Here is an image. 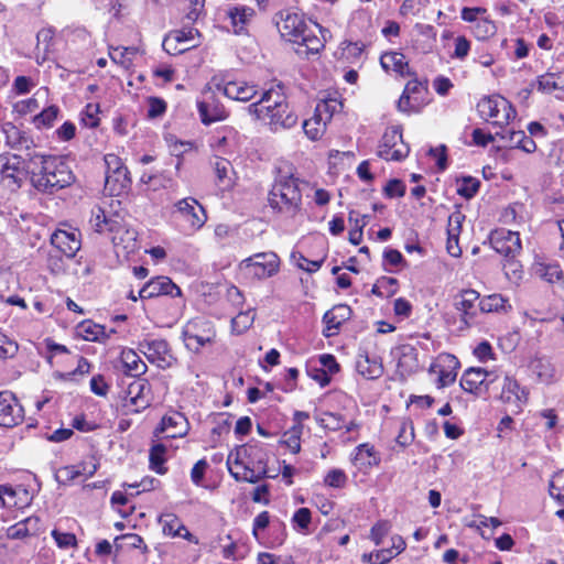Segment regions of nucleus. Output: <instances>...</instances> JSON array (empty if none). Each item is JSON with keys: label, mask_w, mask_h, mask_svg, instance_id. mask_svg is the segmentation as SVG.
Wrapping results in <instances>:
<instances>
[{"label": "nucleus", "mask_w": 564, "mask_h": 564, "mask_svg": "<svg viewBox=\"0 0 564 564\" xmlns=\"http://www.w3.org/2000/svg\"><path fill=\"white\" fill-rule=\"evenodd\" d=\"M162 523V530L165 535L175 538L182 536L187 539L191 533L183 524L182 520L174 513H164L160 517Z\"/></svg>", "instance_id": "c03bdc74"}, {"label": "nucleus", "mask_w": 564, "mask_h": 564, "mask_svg": "<svg viewBox=\"0 0 564 564\" xmlns=\"http://www.w3.org/2000/svg\"><path fill=\"white\" fill-rule=\"evenodd\" d=\"M186 11L185 19L193 24L198 18L205 13V0H178Z\"/></svg>", "instance_id": "0e129e2a"}, {"label": "nucleus", "mask_w": 564, "mask_h": 564, "mask_svg": "<svg viewBox=\"0 0 564 564\" xmlns=\"http://www.w3.org/2000/svg\"><path fill=\"white\" fill-rule=\"evenodd\" d=\"M80 236L76 228H57L51 236V243L66 258L72 259L82 247Z\"/></svg>", "instance_id": "412c9836"}, {"label": "nucleus", "mask_w": 564, "mask_h": 564, "mask_svg": "<svg viewBox=\"0 0 564 564\" xmlns=\"http://www.w3.org/2000/svg\"><path fill=\"white\" fill-rule=\"evenodd\" d=\"M181 337L185 347L194 354L213 347L218 338L216 325L204 316L188 319L182 327Z\"/></svg>", "instance_id": "0eeeda50"}, {"label": "nucleus", "mask_w": 564, "mask_h": 564, "mask_svg": "<svg viewBox=\"0 0 564 564\" xmlns=\"http://www.w3.org/2000/svg\"><path fill=\"white\" fill-rule=\"evenodd\" d=\"M105 163L107 166L105 191L111 196L128 194L132 178L122 159L115 153H108L105 155Z\"/></svg>", "instance_id": "1a4fd4ad"}, {"label": "nucleus", "mask_w": 564, "mask_h": 564, "mask_svg": "<svg viewBox=\"0 0 564 564\" xmlns=\"http://www.w3.org/2000/svg\"><path fill=\"white\" fill-rule=\"evenodd\" d=\"M269 454L267 445L259 441H251L237 446L227 457L229 474L237 480L257 484L268 475ZM274 478L275 476H271Z\"/></svg>", "instance_id": "f03ea898"}, {"label": "nucleus", "mask_w": 564, "mask_h": 564, "mask_svg": "<svg viewBox=\"0 0 564 564\" xmlns=\"http://www.w3.org/2000/svg\"><path fill=\"white\" fill-rule=\"evenodd\" d=\"M536 273L551 284L563 283V271L557 263L540 264Z\"/></svg>", "instance_id": "680f3d73"}, {"label": "nucleus", "mask_w": 564, "mask_h": 564, "mask_svg": "<svg viewBox=\"0 0 564 564\" xmlns=\"http://www.w3.org/2000/svg\"><path fill=\"white\" fill-rule=\"evenodd\" d=\"M380 64L387 72H394L401 77L414 76L415 73L409 66V62L404 54L400 52H388L381 55Z\"/></svg>", "instance_id": "e433bc0d"}, {"label": "nucleus", "mask_w": 564, "mask_h": 564, "mask_svg": "<svg viewBox=\"0 0 564 564\" xmlns=\"http://www.w3.org/2000/svg\"><path fill=\"white\" fill-rule=\"evenodd\" d=\"M169 295L171 297L182 296V290L169 276L160 275L152 278L140 290L139 297L148 300Z\"/></svg>", "instance_id": "5701e85b"}, {"label": "nucleus", "mask_w": 564, "mask_h": 564, "mask_svg": "<svg viewBox=\"0 0 564 564\" xmlns=\"http://www.w3.org/2000/svg\"><path fill=\"white\" fill-rule=\"evenodd\" d=\"M398 107L404 112H420L423 107L422 83L414 78L409 80L398 101Z\"/></svg>", "instance_id": "7c9ffc66"}, {"label": "nucleus", "mask_w": 564, "mask_h": 564, "mask_svg": "<svg viewBox=\"0 0 564 564\" xmlns=\"http://www.w3.org/2000/svg\"><path fill=\"white\" fill-rule=\"evenodd\" d=\"M352 315V310L347 304L334 305L330 310L326 311L323 315V335L325 337H333L339 334L344 323L349 321Z\"/></svg>", "instance_id": "bb28decb"}, {"label": "nucleus", "mask_w": 564, "mask_h": 564, "mask_svg": "<svg viewBox=\"0 0 564 564\" xmlns=\"http://www.w3.org/2000/svg\"><path fill=\"white\" fill-rule=\"evenodd\" d=\"M400 356L398 367L402 373L410 375L419 369V351L410 345L404 344L400 346Z\"/></svg>", "instance_id": "79ce46f5"}, {"label": "nucleus", "mask_w": 564, "mask_h": 564, "mask_svg": "<svg viewBox=\"0 0 564 564\" xmlns=\"http://www.w3.org/2000/svg\"><path fill=\"white\" fill-rule=\"evenodd\" d=\"M223 12L224 19L228 20L235 34H248V28L256 17V11L252 7L235 3L227 6Z\"/></svg>", "instance_id": "aec40b11"}, {"label": "nucleus", "mask_w": 564, "mask_h": 564, "mask_svg": "<svg viewBox=\"0 0 564 564\" xmlns=\"http://www.w3.org/2000/svg\"><path fill=\"white\" fill-rule=\"evenodd\" d=\"M151 405V399H138L133 395H126L121 404L123 415L139 414Z\"/></svg>", "instance_id": "4d7b16f0"}, {"label": "nucleus", "mask_w": 564, "mask_h": 564, "mask_svg": "<svg viewBox=\"0 0 564 564\" xmlns=\"http://www.w3.org/2000/svg\"><path fill=\"white\" fill-rule=\"evenodd\" d=\"M177 220L184 232L193 235L204 227L207 221V212L194 197H185L174 205Z\"/></svg>", "instance_id": "9d476101"}, {"label": "nucleus", "mask_w": 564, "mask_h": 564, "mask_svg": "<svg viewBox=\"0 0 564 564\" xmlns=\"http://www.w3.org/2000/svg\"><path fill=\"white\" fill-rule=\"evenodd\" d=\"M196 107L199 119L205 126L226 120L229 117V111L210 89L203 93L202 98L196 102Z\"/></svg>", "instance_id": "a211bd4d"}, {"label": "nucleus", "mask_w": 564, "mask_h": 564, "mask_svg": "<svg viewBox=\"0 0 564 564\" xmlns=\"http://www.w3.org/2000/svg\"><path fill=\"white\" fill-rule=\"evenodd\" d=\"M191 425L186 415L176 410H169L153 431L155 438H182L189 432Z\"/></svg>", "instance_id": "dca6fc26"}, {"label": "nucleus", "mask_w": 564, "mask_h": 564, "mask_svg": "<svg viewBox=\"0 0 564 564\" xmlns=\"http://www.w3.org/2000/svg\"><path fill=\"white\" fill-rule=\"evenodd\" d=\"M166 453L167 448L162 443H155L150 447L149 467L158 475H164L167 473V467L165 466Z\"/></svg>", "instance_id": "a18cd8bd"}, {"label": "nucleus", "mask_w": 564, "mask_h": 564, "mask_svg": "<svg viewBox=\"0 0 564 564\" xmlns=\"http://www.w3.org/2000/svg\"><path fill=\"white\" fill-rule=\"evenodd\" d=\"M550 495L564 505V470L553 476L550 482Z\"/></svg>", "instance_id": "774afa93"}, {"label": "nucleus", "mask_w": 564, "mask_h": 564, "mask_svg": "<svg viewBox=\"0 0 564 564\" xmlns=\"http://www.w3.org/2000/svg\"><path fill=\"white\" fill-rule=\"evenodd\" d=\"M77 334L87 341H104L109 338L106 334L105 326L93 322L91 319H85L76 326Z\"/></svg>", "instance_id": "37998d69"}, {"label": "nucleus", "mask_w": 564, "mask_h": 564, "mask_svg": "<svg viewBox=\"0 0 564 564\" xmlns=\"http://www.w3.org/2000/svg\"><path fill=\"white\" fill-rule=\"evenodd\" d=\"M301 37L302 39L296 42L299 46L296 52L299 54H305L306 56L310 54H318L325 47V41L317 36L315 31L310 26Z\"/></svg>", "instance_id": "a19ab883"}, {"label": "nucleus", "mask_w": 564, "mask_h": 564, "mask_svg": "<svg viewBox=\"0 0 564 564\" xmlns=\"http://www.w3.org/2000/svg\"><path fill=\"white\" fill-rule=\"evenodd\" d=\"M122 371L127 376L140 377L145 373L148 367L141 357L131 348L122 349L120 354Z\"/></svg>", "instance_id": "58836bf2"}, {"label": "nucleus", "mask_w": 564, "mask_h": 564, "mask_svg": "<svg viewBox=\"0 0 564 564\" xmlns=\"http://www.w3.org/2000/svg\"><path fill=\"white\" fill-rule=\"evenodd\" d=\"M216 88L229 99L243 102L251 100L258 93L254 85H250L242 79L223 78L216 84Z\"/></svg>", "instance_id": "cd10ccee"}, {"label": "nucleus", "mask_w": 564, "mask_h": 564, "mask_svg": "<svg viewBox=\"0 0 564 564\" xmlns=\"http://www.w3.org/2000/svg\"><path fill=\"white\" fill-rule=\"evenodd\" d=\"M323 485L330 489H344L348 485V475L341 468H332L324 475Z\"/></svg>", "instance_id": "6e6d98bb"}, {"label": "nucleus", "mask_w": 564, "mask_h": 564, "mask_svg": "<svg viewBox=\"0 0 564 564\" xmlns=\"http://www.w3.org/2000/svg\"><path fill=\"white\" fill-rule=\"evenodd\" d=\"M305 182L293 172L279 169L268 192V206L273 214L295 218L303 210L302 187Z\"/></svg>", "instance_id": "20e7f679"}, {"label": "nucleus", "mask_w": 564, "mask_h": 564, "mask_svg": "<svg viewBox=\"0 0 564 564\" xmlns=\"http://www.w3.org/2000/svg\"><path fill=\"white\" fill-rule=\"evenodd\" d=\"M479 305L480 312L482 313L507 311V308H511L508 300L501 294L488 295L479 301Z\"/></svg>", "instance_id": "5fc2aeb1"}, {"label": "nucleus", "mask_w": 564, "mask_h": 564, "mask_svg": "<svg viewBox=\"0 0 564 564\" xmlns=\"http://www.w3.org/2000/svg\"><path fill=\"white\" fill-rule=\"evenodd\" d=\"M458 359L451 354H440L429 367V376L434 384L441 389L452 384L457 377Z\"/></svg>", "instance_id": "f3484780"}, {"label": "nucleus", "mask_w": 564, "mask_h": 564, "mask_svg": "<svg viewBox=\"0 0 564 564\" xmlns=\"http://www.w3.org/2000/svg\"><path fill=\"white\" fill-rule=\"evenodd\" d=\"M217 186L223 191H230L235 186L236 172L231 162L225 158L216 156L213 163Z\"/></svg>", "instance_id": "f704fd0d"}, {"label": "nucleus", "mask_w": 564, "mask_h": 564, "mask_svg": "<svg viewBox=\"0 0 564 564\" xmlns=\"http://www.w3.org/2000/svg\"><path fill=\"white\" fill-rule=\"evenodd\" d=\"M59 115V108L51 105L44 108L40 113L33 118V123L37 129L52 128Z\"/></svg>", "instance_id": "13d9d810"}, {"label": "nucleus", "mask_w": 564, "mask_h": 564, "mask_svg": "<svg viewBox=\"0 0 564 564\" xmlns=\"http://www.w3.org/2000/svg\"><path fill=\"white\" fill-rule=\"evenodd\" d=\"M499 381V375L496 370H487L481 367H470L464 370L459 386L462 389L476 398L490 395L495 383Z\"/></svg>", "instance_id": "6e6552de"}, {"label": "nucleus", "mask_w": 564, "mask_h": 564, "mask_svg": "<svg viewBox=\"0 0 564 564\" xmlns=\"http://www.w3.org/2000/svg\"><path fill=\"white\" fill-rule=\"evenodd\" d=\"M2 133L4 134L6 144L11 149L20 151H30L35 148L33 138L24 130L20 129L12 122L2 124Z\"/></svg>", "instance_id": "2f4dec72"}, {"label": "nucleus", "mask_w": 564, "mask_h": 564, "mask_svg": "<svg viewBox=\"0 0 564 564\" xmlns=\"http://www.w3.org/2000/svg\"><path fill=\"white\" fill-rule=\"evenodd\" d=\"M247 110L256 121L263 122L272 132L291 129L299 121L280 86L263 91L260 99L250 104Z\"/></svg>", "instance_id": "f257e3e1"}, {"label": "nucleus", "mask_w": 564, "mask_h": 564, "mask_svg": "<svg viewBox=\"0 0 564 564\" xmlns=\"http://www.w3.org/2000/svg\"><path fill=\"white\" fill-rule=\"evenodd\" d=\"M99 113V104L88 102L80 112V124L89 129L97 128L100 123Z\"/></svg>", "instance_id": "052dcab7"}, {"label": "nucleus", "mask_w": 564, "mask_h": 564, "mask_svg": "<svg viewBox=\"0 0 564 564\" xmlns=\"http://www.w3.org/2000/svg\"><path fill=\"white\" fill-rule=\"evenodd\" d=\"M496 135L503 140L505 147L517 148L525 153H533L536 150L534 140L527 135L524 131H498Z\"/></svg>", "instance_id": "4c0bfd02"}, {"label": "nucleus", "mask_w": 564, "mask_h": 564, "mask_svg": "<svg viewBox=\"0 0 564 564\" xmlns=\"http://www.w3.org/2000/svg\"><path fill=\"white\" fill-rule=\"evenodd\" d=\"M31 501L32 496L24 486L0 485V507L21 510L26 508Z\"/></svg>", "instance_id": "a878e982"}, {"label": "nucleus", "mask_w": 564, "mask_h": 564, "mask_svg": "<svg viewBox=\"0 0 564 564\" xmlns=\"http://www.w3.org/2000/svg\"><path fill=\"white\" fill-rule=\"evenodd\" d=\"M480 186L479 180L471 177V176H465L457 181V193L469 199L476 195Z\"/></svg>", "instance_id": "338daca9"}, {"label": "nucleus", "mask_w": 564, "mask_h": 564, "mask_svg": "<svg viewBox=\"0 0 564 564\" xmlns=\"http://www.w3.org/2000/svg\"><path fill=\"white\" fill-rule=\"evenodd\" d=\"M328 123L326 119L314 110L313 116L304 120L303 131L310 140L316 141L324 135Z\"/></svg>", "instance_id": "49530a36"}, {"label": "nucleus", "mask_w": 564, "mask_h": 564, "mask_svg": "<svg viewBox=\"0 0 564 564\" xmlns=\"http://www.w3.org/2000/svg\"><path fill=\"white\" fill-rule=\"evenodd\" d=\"M254 318L253 310L240 311L231 318V333L236 335L246 333L253 325Z\"/></svg>", "instance_id": "864d4df0"}, {"label": "nucleus", "mask_w": 564, "mask_h": 564, "mask_svg": "<svg viewBox=\"0 0 564 564\" xmlns=\"http://www.w3.org/2000/svg\"><path fill=\"white\" fill-rule=\"evenodd\" d=\"M465 216L460 212H454L448 217V225L446 229L447 234V242L446 250L447 252L455 258H458L462 254V249L458 245V238L462 229L463 220Z\"/></svg>", "instance_id": "c9c22d12"}, {"label": "nucleus", "mask_w": 564, "mask_h": 564, "mask_svg": "<svg viewBox=\"0 0 564 564\" xmlns=\"http://www.w3.org/2000/svg\"><path fill=\"white\" fill-rule=\"evenodd\" d=\"M343 102L337 96H328L317 102L315 111L318 112L324 119L330 122L336 112L341 111Z\"/></svg>", "instance_id": "3c124183"}, {"label": "nucleus", "mask_w": 564, "mask_h": 564, "mask_svg": "<svg viewBox=\"0 0 564 564\" xmlns=\"http://www.w3.org/2000/svg\"><path fill=\"white\" fill-rule=\"evenodd\" d=\"M316 421L321 427L327 431L336 432L344 427L347 432L351 431V426L346 425V421L340 413L325 411Z\"/></svg>", "instance_id": "de8ad7c7"}, {"label": "nucleus", "mask_w": 564, "mask_h": 564, "mask_svg": "<svg viewBox=\"0 0 564 564\" xmlns=\"http://www.w3.org/2000/svg\"><path fill=\"white\" fill-rule=\"evenodd\" d=\"M138 349L151 364L161 369L171 368L177 362L167 340L163 338L148 336L139 341Z\"/></svg>", "instance_id": "2eb2a0df"}, {"label": "nucleus", "mask_w": 564, "mask_h": 564, "mask_svg": "<svg viewBox=\"0 0 564 564\" xmlns=\"http://www.w3.org/2000/svg\"><path fill=\"white\" fill-rule=\"evenodd\" d=\"M288 536L286 525L282 520L275 519L270 525V536L267 543L268 547L281 546Z\"/></svg>", "instance_id": "bf43d9fd"}, {"label": "nucleus", "mask_w": 564, "mask_h": 564, "mask_svg": "<svg viewBox=\"0 0 564 564\" xmlns=\"http://www.w3.org/2000/svg\"><path fill=\"white\" fill-rule=\"evenodd\" d=\"M24 420V409L11 391H0V426L14 427Z\"/></svg>", "instance_id": "6ab92c4d"}, {"label": "nucleus", "mask_w": 564, "mask_h": 564, "mask_svg": "<svg viewBox=\"0 0 564 564\" xmlns=\"http://www.w3.org/2000/svg\"><path fill=\"white\" fill-rule=\"evenodd\" d=\"M302 427H293L291 426L286 430L281 438V443L292 453L299 454L301 452V438H302Z\"/></svg>", "instance_id": "e2e57ef3"}, {"label": "nucleus", "mask_w": 564, "mask_h": 564, "mask_svg": "<svg viewBox=\"0 0 564 564\" xmlns=\"http://www.w3.org/2000/svg\"><path fill=\"white\" fill-rule=\"evenodd\" d=\"M89 223L96 232L110 234L111 242L118 256L121 254L127 258L139 250V234L135 228L126 223L121 213H110L100 206H96L91 209Z\"/></svg>", "instance_id": "7ed1b4c3"}, {"label": "nucleus", "mask_w": 564, "mask_h": 564, "mask_svg": "<svg viewBox=\"0 0 564 564\" xmlns=\"http://www.w3.org/2000/svg\"><path fill=\"white\" fill-rule=\"evenodd\" d=\"M41 530V519L37 516H30L10 525L6 530V538L9 540H25L37 535Z\"/></svg>", "instance_id": "473e14b6"}, {"label": "nucleus", "mask_w": 564, "mask_h": 564, "mask_svg": "<svg viewBox=\"0 0 564 564\" xmlns=\"http://www.w3.org/2000/svg\"><path fill=\"white\" fill-rule=\"evenodd\" d=\"M291 522L293 528L302 533H307L310 524L312 522V512L308 508L302 507L299 508L292 519Z\"/></svg>", "instance_id": "69168bd1"}, {"label": "nucleus", "mask_w": 564, "mask_h": 564, "mask_svg": "<svg viewBox=\"0 0 564 564\" xmlns=\"http://www.w3.org/2000/svg\"><path fill=\"white\" fill-rule=\"evenodd\" d=\"M356 370L367 380H375L383 375L384 368L380 356L368 350H360L356 357Z\"/></svg>", "instance_id": "c756f323"}, {"label": "nucleus", "mask_w": 564, "mask_h": 564, "mask_svg": "<svg viewBox=\"0 0 564 564\" xmlns=\"http://www.w3.org/2000/svg\"><path fill=\"white\" fill-rule=\"evenodd\" d=\"M499 399L503 403H514L518 408L528 401V392L521 388L519 382L509 375H506L501 382Z\"/></svg>", "instance_id": "72a5a7b5"}, {"label": "nucleus", "mask_w": 564, "mask_h": 564, "mask_svg": "<svg viewBox=\"0 0 564 564\" xmlns=\"http://www.w3.org/2000/svg\"><path fill=\"white\" fill-rule=\"evenodd\" d=\"M281 265L282 260L275 251H263L245 258L238 268L246 281L257 283L276 276Z\"/></svg>", "instance_id": "423d86ee"}, {"label": "nucleus", "mask_w": 564, "mask_h": 564, "mask_svg": "<svg viewBox=\"0 0 564 564\" xmlns=\"http://www.w3.org/2000/svg\"><path fill=\"white\" fill-rule=\"evenodd\" d=\"M410 152L408 143L403 140L402 129L392 126L386 129L378 143L377 154L384 161H402Z\"/></svg>", "instance_id": "4468645a"}, {"label": "nucleus", "mask_w": 564, "mask_h": 564, "mask_svg": "<svg viewBox=\"0 0 564 564\" xmlns=\"http://www.w3.org/2000/svg\"><path fill=\"white\" fill-rule=\"evenodd\" d=\"M200 32L192 24L171 30L163 39V50L172 56L183 54L200 44Z\"/></svg>", "instance_id": "ddd939ff"}, {"label": "nucleus", "mask_w": 564, "mask_h": 564, "mask_svg": "<svg viewBox=\"0 0 564 564\" xmlns=\"http://www.w3.org/2000/svg\"><path fill=\"white\" fill-rule=\"evenodd\" d=\"M397 427V436L395 442L397 444L404 448L409 445H411L414 441V426L412 421L406 419H401L395 422Z\"/></svg>", "instance_id": "603ef678"}, {"label": "nucleus", "mask_w": 564, "mask_h": 564, "mask_svg": "<svg viewBox=\"0 0 564 564\" xmlns=\"http://www.w3.org/2000/svg\"><path fill=\"white\" fill-rule=\"evenodd\" d=\"M399 290V282L392 276H380L372 285L371 293L381 299L393 296Z\"/></svg>", "instance_id": "09e8293b"}, {"label": "nucleus", "mask_w": 564, "mask_h": 564, "mask_svg": "<svg viewBox=\"0 0 564 564\" xmlns=\"http://www.w3.org/2000/svg\"><path fill=\"white\" fill-rule=\"evenodd\" d=\"M28 156L30 161L41 160L40 171L32 175L33 186L37 191L54 194L75 182V174L63 156L31 153H28Z\"/></svg>", "instance_id": "39448f33"}, {"label": "nucleus", "mask_w": 564, "mask_h": 564, "mask_svg": "<svg viewBox=\"0 0 564 564\" xmlns=\"http://www.w3.org/2000/svg\"><path fill=\"white\" fill-rule=\"evenodd\" d=\"M477 111L482 119L491 120L499 128L509 124L517 115L512 105L499 95L481 98L477 104Z\"/></svg>", "instance_id": "9b49d317"}, {"label": "nucleus", "mask_w": 564, "mask_h": 564, "mask_svg": "<svg viewBox=\"0 0 564 564\" xmlns=\"http://www.w3.org/2000/svg\"><path fill=\"white\" fill-rule=\"evenodd\" d=\"M351 464L364 475L378 467L381 463L380 453L370 443H362L355 447L350 455Z\"/></svg>", "instance_id": "393cba45"}, {"label": "nucleus", "mask_w": 564, "mask_h": 564, "mask_svg": "<svg viewBox=\"0 0 564 564\" xmlns=\"http://www.w3.org/2000/svg\"><path fill=\"white\" fill-rule=\"evenodd\" d=\"M479 293L475 290H463L455 296L454 305L462 314V321L469 326L480 312Z\"/></svg>", "instance_id": "c85d7f7f"}, {"label": "nucleus", "mask_w": 564, "mask_h": 564, "mask_svg": "<svg viewBox=\"0 0 564 564\" xmlns=\"http://www.w3.org/2000/svg\"><path fill=\"white\" fill-rule=\"evenodd\" d=\"M492 248L506 258H514L521 251V240L518 232L498 229L490 236Z\"/></svg>", "instance_id": "b1692460"}, {"label": "nucleus", "mask_w": 564, "mask_h": 564, "mask_svg": "<svg viewBox=\"0 0 564 564\" xmlns=\"http://www.w3.org/2000/svg\"><path fill=\"white\" fill-rule=\"evenodd\" d=\"M538 91L542 94H552L554 91H564V72H547L540 75L532 84Z\"/></svg>", "instance_id": "ea45409f"}, {"label": "nucleus", "mask_w": 564, "mask_h": 564, "mask_svg": "<svg viewBox=\"0 0 564 564\" xmlns=\"http://www.w3.org/2000/svg\"><path fill=\"white\" fill-rule=\"evenodd\" d=\"M25 159L21 155L4 152L0 154V184L11 191H18L26 177Z\"/></svg>", "instance_id": "f8f14e48"}, {"label": "nucleus", "mask_w": 564, "mask_h": 564, "mask_svg": "<svg viewBox=\"0 0 564 564\" xmlns=\"http://www.w3.org/2000/svg\"><path fill=\"white\" fill-rule=\"evenodd\" d=\"M530 369L540 382L549 383L554 378V368L545 357H535L530 364Z\"/></svg>", "instance_id": "8fccbe9b"}, {"label": "nucleus", "mask_w": 564, "mask_h": 564, "mask_svg": "<svg viewBox=\"0 0 564 564\" xmlns=\"http://www.w3.org/2000/svg\"><path fill=\"white\" fill-rule=\"evenodd\" d=\"M281 23H278V29L283 39L296 44L301 36L304 34L308 24L303 14L297 12L285 11L281 12Z\"/></svg>", "instance_id": "4be33fe9"}]
</instances>
